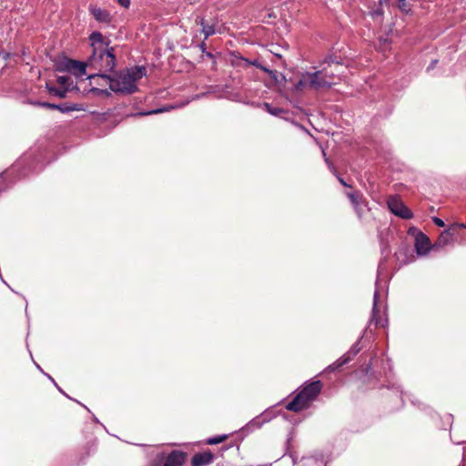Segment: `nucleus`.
I'll use <instances>...</instances> for the list:
<instances>
[{"label":"nucleus","instance_id":"23","mask_svg":"<svg viewBox=\"0 0 466 466\" xmlns=\"http://www.w3.org/2000/svg\"><path fill=\"white\" fill-rule=\"evenodd\" d=\"M90 39L93 41V42H96V43H102L103 42V39H104V36L101 33L99 32H93L91 35H90Z\"/></svg>","mask_w":466,"mask_h":466},{"label":"nucleus","instance_id":"31","mask_svg":"<svg viewBox=\"0 0 466 466\" xmlns=\"http://www.w3.org/2000/svg\"><path fill=\"white\" fill-rule=\"evenodd\" d=\"M117 2L121 6L125 8H128L130 5V0H117Z\"/></svg>","mask_w":466,"mask_h":466},{"label":"nucleus","instance_id":"30","mask_svg":"<svg viewBox=\"0 0 466 466\" xmlns=\"http://www.w3.org/2000/svg\"><path fill=\"white\" fill-rule=\"evenodd\" d=\"M398 6L400 9L405 11L407 7V1L406 0H398Z\"/></svg>","mask_w":466,"mask_h":466},{"label":"nucleus","instance_id":"17","mask_svg":"<svg viewBox=\"0 0 466 466\" xmlns=\"http://www.w3.org/2000/svg\"><path fill=\"white\" fill-rule=\"evenodd\" d=\"M371 325H374L375 328L384 327V320L382 319V316L380 315V310L376 308V304L373 307L372 316L370 321V326Z\"/></svg>","mask_w":466,"mask_h":466},{"label":"nucleus","instance_id":"29","mask_svg":"<svg viewBox=\"0 0 466 466\" xmlns=\"http://www.w3.org/2000/svg\"><path fill=\"white\" fill-rule=\"evenodd\" d=\"M451 228H453V231L454 233L457 231V229L459 228H466V224H463V223H454L451 226Z\"/></svg>","mask_w":466,"mask_h":466},{"label":"nucleus","instance_id":"5","mask_svg":"<svg viewBox=\"0 0 466 466\" xmlns=\"http://www.w3.org/2000/svg\"><path fill=\"white\" fill-rule=\"evenodd\" d=\"M319 70L324 75V78L329 79L330 86L337 84L340 79V75L344 73L342 64L337 57L329 56L325 58L319 65Z\"/></svg>","mask_w":466,"mask_h":466},{"label":"nucleus","instance_id":"14","mask_svg":"<svg viewBox=\"0 0 466 466\" xmlns=\"http://www.w3.org/2000/svg\"><path fill=\"white\" fill-rule=\"evenodd\" d=\"M358 350H354L353 349H351L349 352H347L344 356H342L339 360H338L337 361H335L333 364L329 365V370L330 371H333V370H339V368H341L343 365L347 364L348 362H350L352 359L353 356H355L357 354Z\"/></svg>","mask_w":466,"mask_h":466},{"label":"nucleus","instance_id":"34","mask_svg":"<svg viewBox=\"0 0 466 466\" xmlns=\"http://www.w3.org/2000/svg\"><path fill=\"white\" fill-rule=\"evenodd\" d=\"M199 48L201 49V51H202L203 53H205V52H206V44H205V42H202V43L199 45Z\"/></svg>","mask_w":466,"mask_h":466},{"label":"nucleus","instance_id":"12","mask_svg":"<svg viewBox=\"0 0 466 466\" xmlns=\"http://www.w3.org/2000/svg\"><path fill=\"white\" fill-rule=\"evenodd\" d=\"M89 12L94 16V18L99 23L109 24L112 21V16L110 13L106 9H102L96 5H90Z\"/></svg>","mask_w":466,"mask_h":466},{"label":"nucleus","instance_id":"8","mask_svg":"<svg viewBox=\"0 0 466 466\" xmlns=\"http://www.w3.org/2000/svg\"><path fill=\"white\" fill-rule=\"evenodd\" d=\"M387 205L394 215L404 219L412 218L411 211L404 205L399 196H390L387 200Z\"/></svg>","mask_w":466,"mask_h":466},{"label":"nucleus","instance_id":"9","mask_svg":"<svg viewBox=\"0 0 466 466\" xmlns=\"http://www.w3.org/2000/svg\"><path fill=\"white\" fill-rule=\"evenodd\" d=\"M187 453L182 451L174 450L167 454L161 466H183L187 461Z\"/></svg>","mask_w":466,"mask_h":466},{"label":"nucleus","instance_id":"15","mask_svg":"<svg viewBox=\"0 0 466 466\" xmlns=\"http://www.w3.org/2000/svg\"><path fill=\"white\" fill-rule=\"evenodd\" d=\"M196 23L201 25V31L205 35V40L215 34L214 25H208L202 17H198Z\"/></svg>","mask_w":466,"mask_h":466},{"label":"nucleus","instance_id":"25","mask_svg":"<svg viewBox=\"0 0 466 466\" xmlns=\"http://www.w3.org/2000/svg\"><path fill=\"white\" fill-rule=\"evenodd\" d=\"M90 91L92 93L96 94V95H104L106 96H110V92L107 91L106 89H100V88H97V87H92Z\"/></svg>","mask_w":466,"mask_h":466},{"label":"nucleus","instance_id":"36","mask_svg":"<svg viewBox=\"0 0 466 466\" xmlns=\"http://www.w3.org/2000/svg\"><path fill=\"white\" fill-rule=\"evenodd\" d=\"M207 56H209V57H212V56H212V54H211V53H208V52L207 53Z\"/></svg>","mask_w":466,"mask_h":466},{"label":"nucleus","instance_id":"18","mask_svg":"<svg viewBox=\"0 0 466 466\" xmlns=\"http://www.w3.org/2000/svg\"><path fill=\"white\" fill-rule=\"evenodd\" d=\"M56 110H59L62 113H68L72 111H79L81 110V106L78 104L64 103L57 105Z\"/></svg>","mask_w":466,"mask_h":466},{"label":"nucleus","instance_id":"19","mask_svg":"<svg viewBox=\"0 0 466 466\" xmlns=\"http://www.w3.org/2000/svg\"><path fill=\"white\" fill-rule=\"evenodd\" d=\"M228 439V435L223 434V435L208 438V440H206V444L216 445V444H219V443L227 441Z\"/></svg>","mask_w":466,"mask_h":466},{"label":"nucleus","instance_id":"33","mask_svg":"<svg viewBox=\"0 0 466 466\" xmlns=\"http://www.w3.org/2000/svg\"><path fill=\"white\" fill-rule=\"evenodd\" d=\"M157 112H160V110H154V111H149V112H143V113H139V115H140V116H147V115H150V114L157 113Z\"/></svg>","mask_w":466,"mask_h":466},{"label":"nucleus","instance_id":"2","mask_svg":"<svg viewBox=\"0 0 466 466\" xmlns=\"http://www.w3.org/2000/svg\"><path fill=\"white\" fill-rule=\"evenodd\" d=\"M322 388L323 383L319 380L306 383L294 399L287 404L286 409L294 412L308 409L320 394Z\"/></svg>","mask_w":466,"mask_h":466},{"label":"nucleus","instance_id":"22","mask_svg":"<svg viewBox=\"0 0 466 466\" xmlns=\"http://www.w3.org/2000/svg\"><path fill=\"white\" fill-rule=\"evenodd\" d=\"M35 106H41L43 108H46V109H51V110H54V109H56L57 107V105L56 104H53V103H49V102H35L33 103Z\"/></svg>","mask_w":466,"mask_h":466},{"label":"nucleus","instance_id":"13","mask_svg":"<svg viewBox=\"0 0 466 466\" xmlns=\"http://www.w3.org/2000/svg\"><path fill=\"white\" fill-rule=\"evenodd\" d=\"M454 234L455 233L453 231V228L450 227L449 228L445 229L439 236L438 239L436 240V242L434 244V247L443 248V247L447 246L448 244H450L452 241Z\"/></svg>","mask_w":466,"mask_h":466},{"label":"nucleus","instance_id":"28","mask_svg":"<svg viewBox=\"0 0 466 466\" xmlns=\"http://www.w3.org/2000/svg\"><path fill=\"white\" fill-rule=\"evenodd\" d=\"M432 220H433L434 224L438 227L443 228L445 226L444 221L440 218L434 217V218H432Z\"/></svg>","mask_w":466,"mask_h":466},{"label":"nucleus","instance_id":"16","mask_svg":"<svg viewBox=\"0 0 466 466\" xmlns=\"http://www.w3.org/2000/svg\"><path fill=\"white\" fill-rule=\"evenodd\" d=\"M46 87L50 95L58 96L59 98H66L68 91L70 90L68 87H64L61 89L57 88L49 83H46Z\"/></svg>","mask_w":466,"mask_h":466},{"label":"nucleus","instance_id":"21","mask_svg":"<svg viewBox=\"0 0 466 466\" xmlns=\"http://www.w3.org/2000/svg\"><path fill=\"white\" fill-rule=\"evenodd\" d=\"M264 107L267 110V112H268L269 114H271L273 116H278L279 113H281L283 111L281 108L276 107V106H272L268 103H265L264 104Z\"/></svg>","mask_w":466,"mask_h":466},{"label":"nucleus","instance_id":"35","mask_svg":"<svg viewBox=\"0 0 466 466\" xmlns=\"http://www.w3.org/2000/svg\"><path fill=\"white\" fill-rule=\"evenodd\" d=\"M149 466H161V462L159 461H154Z\"/></svg>","mask_w":466,"mask_h":466},{"label":"nucleus","instance_id":"32","mask_svg":"<svg viewBox=\"0 0 466 466\" xmlns=\"http://www.w3.org/2000/svg\"><path fill=\"white\" fill-rule=\"evenodd\" d=\"M338 179H339V183H340L342 186H344V187H350V188H351V187H351L350 185H349V184H348V183H347L343 178H341V177H338Z\"/></svg>","mask_w":466,"mask_h":466},{"label":"nucleus","instance_id":"10","mask_svg":"<svg viewBox=\"0 0 466 466\" xmlns=\"http://www.w3.org/2000/svg\"><path fill=\"white\" fill-rule=\"evenodd\" d=\"M214 454L210 451L196 453L191 459V466H206L214 461Z\"/></svg>","mask_w":466,"mask_h":466},{"label":"nucleus","instance_id":"7","mask_svg":"<svg viewBox=\"0 0 466 466\" xmlns=\"http://www.w3.org/2000/svg\"><path fill=\"white\" fill-rule=\"evenodd\" d=\"M86 65L74 59L66 58L58 62L56 70L59 72H69L76 76H81L86 73Z\"/></svg>","mask_w":466,"mask_h":466},{"label":"nucleus","instance_id":"27","mask_svg":"<svg viewBox=\"0 0 466 466\" xmlns=\"http://www.w3.org/2000/svg\"><path fill=\"white\" fill-rule=\"evenodd\" d=\"M259 69H261L262 71L268 73L272 78L277 80V78H276V72L267 68L266 66H262L261 64H260Z\"/></svg>","mask_w":466,"mask_h":466},{"label":"nucleus","instance_id":"3","mask_svg":"<svg viewBox=\"0 0 466 466\" xmlns=\"http://www.w3.org/2000/svg\"><path fill=\"white\" fill-rule=\"evenodd\" d=\"M295 87L297 91H303L306 89L319 91L321 89H329L331 86L329 79L324 78V75L319 69L314 72H306L305 74H302Z\"/></svg>","mask_w":466,"mask_h":466},{"label":"nucleus","instance_id":"4","mask_svg":"<svg viewBox=\"0 0 466 466\" xmlns=\"http://www.w3.org/2000/svg\"><path fill=\"white\" fill-rule=\"evenodd\" d=\"M90 65L100 72H104L103 74L112 72L116 66L115 48H106L98 53L94 49L93 56L90 58Z\"/></svg>","mask_w":466,"mask_h":466},{"label":"nucleus","instance_id":"6","mask_svg":"<svg viewBox=\"0 0 466 466\" xmlns=\"http://www.w3.org/2000/svg\"><path fill=\"white\" fill-rule=\"evenodd\" d=\"M345 195L350 201L357 217L362 219L370 211L369 203L363 194L360 190H352L345 192Z\"/></svg>","mask_w":466,"mask_h":466},{"label":"nucleus","instance_id":"11","mask_svg":"<svg viewBox=\"0 0 466 466\" xmlns=\"http://www.w3.org/2000/svg\"><path fill=\"white\" fill-rule=\"evenodd\" d=\"M415 248L419 255H425L431 249V240L422 232H420L415 238Z\"/></svg>","mask_w":466,"mask_h":466},{"label":"nucleus","instance_id":"26","mask_svg":"<svg viewBox=\"0 0 466 466\" xmlns=\"http://www.w3.org/2000/svg\"><path fill=\"white\" fill-rule=\"evenodd\" d=\"M243 61L245 62L244 66H255L258 68L260 66V64L257 60L250 61L248 59L243 58Z\"/></svg>","mask_w":466,"mask_h":466},{"label":"nucleus","instance_id":"1","mask_svg":"<svg viewBox=\"0 0 466 466\" xmlns=\"http://www.w3.org/2000/svg\"><path fill=\"white\" fill-rule=\"evenodd\" d=\"M146 76V67L136 66L117 72L114 76L99 75L96 78L108 84L111 91L123 95L134 94L138 90L137 81Z\"/></svg>","mask_w":466,"mask_h":466},{"label":"nucleus","instance_id":"24","mask_svg":"<svg viewBox=\"0 0 466 466\" xmlns=\"http://www.w3.org/2000/svg\"><path fill=\"white\" fill-rule=\"evenodd\" d=\"M100 74H96V75H93V76H88V78L91 80V83H94L96 85H98V86H105V85H107L105 81H103L102 79H97L96 77L99 76Z\"/></svg>","mask_w":466,"mask_h":466},{"label":"nucleus","instance_id":"20","mask_svg":"<svg viewBox=\"0 0 466 466\" xmlns=\"http://www.w3.org/2000/svg\"><path fill=\"white\" fill-rule=\"evenodd\" d=\"M56 82L64 87H68L73 84V81L70 76H59L56 78Z\"/></svg>","mask_w":466,"mask_h":466}]
</instances>
